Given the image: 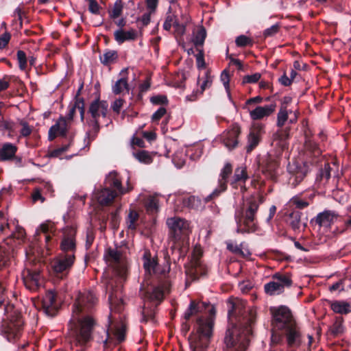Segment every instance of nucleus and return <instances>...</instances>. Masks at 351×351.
I'll use <instances>...</instances> for the list:
<instances>
[{"label":"nucleus","mask_w":351,"mask_h":351,"mask_svg":"<svg viewBox=\"0 0 351 351\" xmlns=\"http://www.w3.org/2000/svg\"><path fill=\"white\" fill-rule=\"evenodd\" d=\"M146 295V302H152L158 306L163 300L164 293L159 287H155L151 293L147 292Z\"/></svg>","instance_id":"36"},{"label":"nucleus","mask_w":351,"mask_h":351,"mask_svg":"<svg viewBox=\"0 0 351 351\" xmlns=\"http://www.w3.org/2000/svg\"><path fill=\"white\" fill-rule=\"evenodd\" d=\"M304 145L308 150L311 152L315 156H319L322 154V150L320 149L319 145L311 139L307 133L305 134Z\"/></svg>","instance_id":"41"},{"label":"nucleus","mask_w":351,"mask_h":351,"mask_svg":"<svg viewBox=\"0 0 351 351\" xmlns=\"http://www.w3.org/2000/svg\"><path fill=\"white\" fill-rule=\"evenodd\" d=\"M114 37L119 44H122L128 40H135L137 38V32L133 29L128 31L119 29L114 32Z\"/></svg>","instance_id":"32"},{"label":"nucleus","mask_w":351,"mask_h":351,"mask_svg":"<svg viewBox=\"0 0 351 351\" xmlns=\"http://www.w3.org/2000/svg\"><path fill=\"white\" fill-rule=\"evenodd\" d=\"M186 276V285L188 286L192 282L198 280L200 277L204 276L207 273V268L201 260L200 255H194L190 262L184 265Z\"/></svg>","instance_id":"12"},{"label":"nucleus","mask_w":351,"mask_h":351,"mask_svg":"<svg viewBox=\"0 0 351 351\" xmlns=\"http://www.w3.org/2000/svg\"><path fill=\"white\" fill-rule=\"evenodd\" d=\"M291 203L298 209H304L309 205V202L308 201L302 199L298 196L293 197L291 199Z\"/></svg>","instance_id":"59"},{"label":"nucleus","mask_w":351,"mask_h":351,"mask_svg":"<svg viewBox=\"0 0 351 351\" xmlns=\"http://www.w3.org/2000/svg\"><path fill=\"white\" fill-rule=\"evenodd\" d=\"M117 58V51L109 49L106 50L105 53L99 57L101 62L106 66L113 63Z\"/></svg>","instance_id":"40"},{"label":"nucleus","mask_w":351,"mask_h":351,"mask_svg":"<svg viewBox=\"0 0 351 351\" xmlns=\"http://www.w3.org/2000/svg\"><path fill=\"white\" fill-rule=\"evenodd\" d=\"M146 209L147 212L154 213L158 210V200L156 198L151 197L146 203Z\"/></svg>","instance_id":"56"},{"label":"nucleus","mask_w":351,"mask_h":351,"mask_svg":"<svg viewBox=\"0 0 351 351\" xmlns=\"http://www.w3.org/2000/svg\"><path fill=\"white\" fill-rule=\"evenodd\" d=\"M67 134V123L64 117H61L56 124L53 125L49 130L48 138L50 141H53L58 136L64 137Z\"/></svg>","instance_id":"24"},{"label":"nucleus","mask_w":351,"mask_h":351,"mask_svg":"<svg viewBox=\"0 0 351 351\" xmlns=\"http://www.w3.org/2000/svg\"><path fill=\"white\" fill-rule=\"evenodd\" d=\"M107 337L103 341L104 350H107L110 348L112 346H115L117 344L123 342L125 339V326H122L120 328L116 329L114 332V336L116 337V339H114L112 337H110V334L108 332V330H106Z\"/></svg>","instance_id":"26"},{"label":"nucleus","mask_w":351,"mask_h":351,"mask_svg":"<svg viewBox=\"0 0 351 351\" xmlns=\"http://www.w3.org/2000/svg\"><path fill=\"white\" fill-rule=\"evenodd\" d=\"M123 10L122 0H117L114 4L113 8L108 10L110 19L115 20L121 16Z\"/></svg>","instance_id":"43"},{"label":"nucleus","mask_w":351,"mask_h":351,"mask_svg":"<svg viewBox=\"0 0 351 351\" xmlns=\"http://www.w3.org/2000/svg\"><path fill=\"white\" fill-rule=\"evenodd\" d=\"M264 202V197L257 194L246 199L243 204L234 212L238 234H252L259 230L256 214L259 206Z\"/></svg>","instance_id":"5"},{"label":"nucleus","mask_w":351,"mask_h":351,"mask_svg":"<svg viewBox=\"0 0 351 351\" xmlns=\"http://www.w3.org/2000/svg\"><path fill=\"white\" fill-rule=\"evenodd\" d=\"M289 128L279 129L273 134V141L283 150L287 148V140L289 138Z\"/></svg>","instance_id":"33"},{"label":"nucleus","mask_w":351,"mask_h":351,"mask_svg":"<svg viewBox=\"0 0 351 351\" xmlns=\"http://www.w3.org/2000/svg\"><path fill=\"white\" fill-rule=\"evenodd\" d=\"M16 123L14 121L5 119L3 117L0 118V131H8L10 137H12L16 132Z\"/></svg>","instance_id":"38"},{"label":"nucleus","mask_w":351,"mask_h":351,"mask_svg":"<svg viewBox=\"0 0 351 351\" xmlns=\"http://www.w3.org/2000/svg\"><path fill=\"white\" fill-rule=\"evenodd\" d=\"M280 25L279 23H276L271 26L270 27L265 29L263 31V36H264L265 38L268 37H272L280 31Z\"/></svg>","instance_id":"58"},{"label":"nucleus","mask_w":351,"mask_h":351,"mask_svg":"<svg viewBox=\"0 0 351 351\" xmlns=\"http://www.w3.org/2000/svg\"><path fill=\"white\" fill-rule=\"evenodd\" d=\"M174 21H178L176 19V16L173 14L168 13L167 14L165 21L164 24H163L164 29H165L167 31H169L171 29V26L172 25L173 26V22Z\"/></svg>","instance_id":"63"},{"label":"nucleus","mask_w":351,"mask_h":351,"mask_svg":"<svg viewBox=\"0 0 351 351\" xmlns=\"http://www.w3.org/2000/svg\"><path fill=\"white\" fill-rule=\"evenodd\" d=\"M104 258L107 262L113 265L120 276H123L126 274V263L120 250L108 247L105 251Z\"/></svg>","instance_id":"17"},{"label":"nucleus","mask_w":351,"mask_h":351,"mask_svg":"<svg viewBox=\"0 0 351 351\" xmlns=\"http://www.w3.org/2000/svg\"><path fill=\"white\" fill-rule=\"evenodd\" d=\"M143 268L147 274H160L165 276L170 271V262L169 258H165V263L163 267L159 265L158 262V257H152L151 252L149 250H145L143 255Z\"/></svg>","instance_id":"11"},{"label":"nucleus","mask_w":351,"mask_h":351,"mask_svg":"<svg viewBox=\"0 0 351 351\" xmlns=\"http://www.w3.org/2000/svg\"><path fill=\"white\" fill-rule=\"evenodd\" d=\"M241 134V128L238 123H233L230 128L221 134L223 144L230 150L234 149L239 145V136Z\"/></svg>","instance_id":"19"},{"label":"nucleus","mask_w":351,"mask_h":351,"mask_svg":"<svg viewBox=\"0 0 351 351\" xmlns=\"http://www.w3.org/2000/svg\"><path fill=\"white\" fill-rule=\"evenodd\" d=\"M343 322L342 317H336L334 324L330 328V331L333 336L337 337L343 332Z\"/></svg>","instance_id":"45"},{"label":"nucleus","mask_w":351,"mask_h":351,"mask_svg":"<svg viewBox=\"0 0 351 351\" xmlns=\"http://www.w3.org/2000/svg\"><path fill=\"white\" fill-rule=\"evenodd\" d=\"M248 176L245 168H237L234 171L233 180L231 182L230 185L233 188H237L238 186H240L241 191L244 193L246 191L244 184Z\"/></svg>","instance_id":"29"},{"label":"nucleus","mask_w":351,"mask_h":351,"mask_svg":"<svg viewBox=\"0 0 351 351\" xmlns=\"http://www.w3.org/2000/svg\"><path fill=\"white\" fill-rule=\"evenodd\" d=\"M215 313V307L210 303L191 300L184 314V319L188 321L192 316L199 313H208L206 317L202 315L197 319V332L199 334L197 343H202V348L208 347L209 340L213 336Z\"/></svg>","instance_id":"4"},{"label":"nucleus","mask_w":351,"mask_h":351,"mask_svg":"<svg viewBox=\"0 0 351 351\" xmlns=\"http://www.w3.org/2000/svg\"><path fill=\"white\" fill-rule=\"evenodd\" d=\"M88 2V11L93 14H100L101 7L99 5L96 0H87Z\"/></svg>","instance_id":"62"},{"label":"nucleus","mask_w":351,"mask_h":351,"mask_svg":"<svg viewBox=\"0 0 351 351\" xmlns=\"http://www.w3.org/2000/svg\"><path fill=\"white\" fill-rule=\"evenodd\" d=\"M150 101L154 105H167L169 103L166 95H157L150 98Z\"/></svg>","instance_id":"60"},{"label":"nucleus","mask_w":351,"mask_h":351,"mask_svg":"<svg viewBox=\"0 0 351 351\" xmlns=\"http://www.w3.org/2000/svg\"><path fill=\"white\" fill-rule=\"evenodd\" d=\"M302 213L298 210H293L288 215L287 223L293 231H299L302 225Z\"/></svg>","instance_id":"35"},{"label":"nucleus","mask_w":351,"mask_h":351,"mask_svg":"<svg viewBox=\"0 0 351 351\" xmlns=\"http://www.w3.org/2000/svg\"><path fill=\"white\" fill-rule=\"evenodd\" d=\"M232 173V166L230 162H227L221 169L218 182H224L228 184V179Z\"/></svg>","instance_id":"46"},{"label":"nucleus","mask_w":351,"mask_h":351,"mask_svg":"<svg viewBox=\"0 0 351 351\" xmlns=\"http://www.w3.org/2000/svg\"><path fill=\"white\" fill-rule=\"evenodd\" d=\"M201 80H202V83L200 86V95H202L204 91L209 88L213 83V77L209 71H205L202 77H198L197 83L199 84Z\"/></svg>","instance_id":"42"},{"label":"nucleus","mask_w":351,"mask_h":351,"mask_svg":"<svg viewBox=\"0 0 351 351\" xmlns=\"http://www.w3.org/2000/svg\"><path fill=\"white\" fill-rule=\"evenodd\" d=\"M331 309L341 315H346L351 312V305L349 302L343 300L329 301Z\"/></svg>","instance_id":"34"},{"label":"nucleus","mask_w":351,"mask_h":351,"mask_svg":"<svg viewBox=\"0 0 351 351\" xmlns=\"http://www.w3.org/2000/svg\"><path fill=\"white\" fill-rule=\"evenodd\" d=\"M41 264L29 263L22 271V278L25 287L36 291L42 285Z\"/></svg>","instance_id":"8"},{"label":"nucleus","mask_w":351,"mask_h":351,"mask_svg":"<svg viewBox=\"0 0 351 351\" xmlns=\"http://www.w3.org/2000/svg\"><path fill=\"white\" fill-rule=\"evenodd\" d=\"M235 44L238 47H252L254 44V41L252 38L245 35H240L236 38Z\"/></svg>","instance_id":"49"},{"label":"nucleus","mask_w":351,"mask_h":351,"mask_svg":"<svg viewBox=\"0 0 351 351\" xmlns=\"http://www.w3.org/2000/svg\"><path fill=\"white\" fill-rule=\"evenodd\" d=\"M338 217L339 215L337 212L330 210H324L323 212L318 213L315 218L312 219L311 222L315 223L320 228H330Z\"/></svg>","instance_id":"22"},{"label":"nucleus","mask_w":351,"mask_h":351,"mask_svg":"<svg viewBox=\"0 0 351 351\" xmlns=\"http://www.w3.org/2000/svg\"><path fill=\"white\" fill-rule=\"evenodd\" d=\"M108 111V103L101 100L99 97L92 101L88 108L86 119L99 121V118H106Z\"/></svg>","instance_id":"18"},{"label":"nucleus","mask_w":351,"mask_h":351,"mask_svg":"<svg viewBox=\"0 0 351 351\" xmlns=\"http://www.w3.org/2000/svg\"><path fill=\"white\" fill-rule=\"evenodd\" d=\"M39 231L45 234H51L54 235L56 232L55 225L51 221H47L40 225L39 228L36 230V234H38Z\"/></svg>","instance_id":"48"},{"label":"nucleus","mask_w":351,"mask_h":351,"mask_svg":"<svg viewBox=\"0 0 351 351\" xmlns=\"http://www.w3.org/2000/svg\"><path fill=\"white\" fill-rule=\"evenodd\" d=\"M76 228L73 226H68L64 228L60 246L62 254L70 255L73 254L75 256L76 251Z\"/></svg>","instance_id":"16"},{"label":"nucleus","mask_w":351,"mask_h":351,"mask_svg":"<svg viewBox=\"0 0 351 351\" xmlns=\"http://www.w3.org/2000/svg\"><path fill=\"white\" fill-rule=\"evenodd\" d=\"M134 156L141 162L149 164L152 162V158L147 151L140 150L135 153Z\"/></svg>","instance_id":"52"},{"label":"nucleus","mask_w":351,"mask_h":351,"mask_svg":"<svg viewBox=\"0 0 351 351\" xmlns=\"http://www.w3.org/2000/svg\"><path fill=\"white\" fill-rule=\"evenodd\" d=\"M75 261L73 254L64 255L59 254L51 262V271L58 278L64 279L67 277Z\"/></svg>","instance_id":"10"},{"label":"nucleus","mask_w":351,"mask_h":351,"mask_svg":"<svg viewBox=\"0 0 351 351\" xmlns=\"http://www.w3.org/2000/svg\"><path fill=\"white\" fill-rule=\"evenodd\" d=\"M157 309V304H154L152 302L145 301L144 305L141 310V322L147 324L151 322L156 324V313Z\"/></svg>","instance_id":"25"},{"label":"nucleus","mask_w":351,"mask_h":351,"mask_svg":"<svg viewBox=\"0 0 351 351\" xmlns=\"http://www.w3.org/2000/svg\"><path fill=\"white\" fill-rule=\"evenodd\" d=\"M169 237L172 245L173 254H178V259L184 258L186 253L185 241L189 234V223L180 217H171L167 220Z\"/></svg>","instance_id":"6"},{"label":"nucleus","mask_w":351,"mask_h":351,"mask_svg":"<svg viewBox=\"0 0 351 351\" xmlns=\"http://www.w3.org/2000/svg\"><path fill=\"white\" fill-rule=\"evenodd\" d=\"M104 185L105 187L115 193L118 197H121L133 189L129 179L127 181V187L123 186L121 178L116 171H112L106 176Z\"/></svg>","instance_id":"14"},{"label":"nucleus","mask_w":351,"mask_h":351,"mask_svg":"<svg viewBox=\"0 0 351 351\" xmlns=\"http://www.w3.org/2000/svg\"><path fill=\"white\" fill-rule=\"evenodd\" d=\"M86 123L88 126V129L86 132V138L88 139V143H90L97 137L101 125L98 120L86 119Z\"/></svg>","instance_id":"31"},{"label":"nucleus","mask_w":351,"mask_h":351,"mask_svg":"<svg viewBox=\"0 0 351 351\" xmlns=\"http://www.w3.org/2000/svg\"><path fill=\"white\" fill-rule=\"evenodd\" d=\"M56 294L49 290L46 292L42 300V308L44 313L49 317H54L58 311V305L56 302Z\"/></svg>","instance_id":"21"},{"label":"nucleus","mask_w":351,"mask_h":351,"mask_svg":"<svg viewBox=\"0 0 351 351\" xmlns=\"http://www.w3.org/2000/svg\"><path fill=\"white\" fill-rule=\"evenodd\" d=\"M138 218L139 215L137 212L134 210L130 211L127 219L128 228L132 230H136Z\"/></svg>","instance_id":"47"},{"label":"nucleus","mask_w":351,"mask_h":351,"mask_svg":"<svg viewBox=\"0 0 351 351\" xmlns=\"http://www.w3.org/2000/svg\"><path fill=\"white\" fill-rule=\"evenodd\" d=\"M98 303L93 291L80 292L72 307L69 337L71 343L80 348L75 351H84L93 340V333L97 322L93 316Z\"/></svg>","instance_id":"1"},{"label":"nucleus","mask_w":351,"mask_h":351,"mask_svg":"<svg viewBox=\"0 0 351 351\" xmlns=\"http://www.w3.org/2000/svg\"><path fill=\"white\" fill-rule=\"evenodd\" d=\"M264 133V125L262 124H255L250 129L247 135V143L246 145V152L251 153L260 143L261 136Z\"/></svg>","instance_id":"20"},{"label":"nucleus","mask_w":351,"mask_h":351,"mask_svg":"<svg viewBox=\"0 0 351 351\" xmlns=\"http://www.w3.org/2000/svg\"><path fill=\"white\" fill-rule=\"evenodd\" d=\"M279 166L280 160L271 155H268L263 160L260 165V168L262 174L266 179L276 182L279 176Z\"/></svg>","instance_id":"15"},{"label":"nucleus","mask_w":351,"mask_h":351,"mask_svg":"<svg viewBox=\"0 0 351 351\" xmlns=\"http://www.w3.org/2000/svg\"><path fill=\"white\" fill-rule=\"evenodd\" d=\"M228 316L229 324L223 340L227 351H245L256 321L255 311L240 302H231Z\"/></svg>","instance_id":"2"},{"label":"nucleus","mask_w":351,"mask_h":351,"mask_svg":"<svg viewBox=\"0 0 351 351\" xmlns=\"http://www.w3.org/2000/svg\"><path fill=\"white\" fill-rule=\"evenodd\" d=\"M125 90L127 93L130 90L128 77H126L120 78L112 86V91L116 95L121 94Z\"/></svg>","instance_id":"37"},{"label":"nucleus","mask_w":351,"mask_h":351,"mask_svg":"<svg viewBox=\"0 0 351 351\" xmlns=\"http://www.w3.org/2000/svg\"><path fill=\"white\" fill-rule=\"evenodd\" d=\"M125 103V99L122 98L116 99L111 104V108L114 112H115L117 114H119L121 108Z\"/></svg>","instance_id":"64"},{"label":"nucleus","mask_w":351,"mask_h":351,"mask_svg":"<svg viewBox=\"0 0 351 351\" xmlns=\"http://www.w3.org/2000/svg\"><path fill=\"white\" fill-rule=\"evenodd\" d=\"M95 196L101 206H108L113 202L116 197H118L115 193H113L105 186L101 190L97 191Z\"/></svg>","instance_id":"27"},{"label":"nucleus","mask_w":351,"mask_h":351,"mask_svg":"<svg viewBox=\"0 0 351 351\" xmlns=\"http://www.w3.org/2000/svg\"><path fill=\"white\" fill-rule=\"evenodd\" d=\"M19 125L22 127L20 130L21 136L25 138L29 136L32 132L33 127H31L29 123L23 119L19 120Z\"/></svg>","instance_id":"51"},{"label":"nucleus","mask_w":351,"mask_h":351,"mask_svg":"<svg viewBox=\"0 0 351 351\" xmlns=\"http://www.w3.org/2000/svg\"><path fill=\"white\" fill-rule=\"evenodd\" d=\"M195 32V38L193 42L195 46L198 49L199 47L203 46L206 37V31L204 26H199Z\"/></svg>","instance_id":"39"},{"label":"nucleus","mask_w":351,"mask_h":351,"mask_svg":"<svg viewBox=\"0 0 351 351\" xmlns=\"http://www.w3.org/2000/svg\"><path fill=\"white\" fill-rule=\"evenodd\" d=\"M17 150L18 147L15 145L11 143H3L0 148V161L5 162L13 160Z\"/></svg>","instance_id":"30"},{"label":"nucleus","mask_w":351,"mask_h":351,"mask_svg":"<svg viewBox=\"0 0 351 351\" xmlns=\"http://www.w3.org/2000/svg\"><path fill=\"white\" fill-rule=\"evenodd\" d=\"M8 295H7V289L5 286L0 282V307L4 306L5 307L6 305L10 304L8 302Z\"/></svg>","instance_id":"57"},{"label":"nucleus","mask_w":351,"mask_h":351,"mask_svg":"<svg viewBox=\"0 0 351 351\" xmlns=\"http://www.w3.org/2000/svg\"><path fill=\"white\" fill-rule=\"evenodd\" d=\"M116 288L114 287L113 280L108 279L106 282V293H108V300L112 302L114 296L116 297Z\"/></svg>","instance_id":"55"},{"label":"nucleus","mask_w":351,"mask_h":351,"mask_svg":"<svg viewBox=\"0 0 351 351\" xmlns=\"http://www.w3.org/2000/svg\"><path fill=\"white\" fill-rule=\"evenodd\" d=\"M288 119V111L285 109V106H280V110L277 115V126L282 128Z\"/></svg>","instance_id":"50"},{"label":"nucleus","mask_w":351,"mask_h":351,"mask_svg":"<svg viewBox=\"0 0 351 351\" xmlns=\"http://www.w3.org/2000/svg\"><path fill=\"white\" fill-rule=\"evenodd\" d=\"M6 318L1 322L0 332L9 341L19 339L23 329V320L20 312L13 304H8L4 308Z\"/></svg>","instance_id":"7"},{"label":"nucleus","mask_w":351,"mask_h":351,"mask_svg":"<svg viewBox=\"0 0 351 351\" xmlns=\"http://www.w3.org/2000/svg\"><path fill=\"white\" fill-rule=\"evenodd\" d=\"M272 315L271 343H280L284 337L289 348H298L301 343V334L293 318L291 311L286 306L271 307Z\"/></svg>","instance_id":"3"},{"label":"nucleus","mask_w":351,"mask_h":351,"mask_svg":"<svg viewBox=\"0 0 351 351\" xmlns=\"http://www.w3.org/2000/svg\"><path fill=\"white\" fill-rule=\"evenodd\" d=\"M272 280L264 285L265 292L269 295L282 293L286 287H291L293 281L289 274L276 272L271 276Z\"/></svg>","instance_id":"9"},{"label":"nucleus","mask_w":351,"mask_h":351,"mask_svg":"<svg viewBox=\"0 0 351 351\" xmlns=\"http://www.w3.org/2000/svg\"><path fill=\"white\" fill-rule=\"evenodd\" d=\"M261 77L259 73H255L252 75H245L243 78L242 84H254L256 83Z\"/></svg>","instance_id":"61"},{"label":"nucleus","mask_w":351,"mask_h":351,"mask_svg":"<svg viewBox=\"0 0 351 351\" xmlns=\"http://www.w3.org/2000/svg\"><path fill=\"white\" fill-rule=\"evenodd\" d=\"M287 169L290 175L288 184L293 188L296 187L303 181L309 171L306 162H289Z\"/></svg>","instance_id":"13"},{"label":"nucleus","mask_w":351,"mask_h":351,"mask_svg":"<svg viewBox=\"0 0 351 351\" xmlns=\"http://www.w3.org/2000/svg\"><path fill=\"white\" fill-rule=\"evenodd\" d=\"M276 106L275 104L265 106H257L254 110L250 111V117L253 120H259L265 117H268L275 111Z\"/></svg>","instance_id":"28"},{"label":"nucleus","mask_w":351,"mask_h":351,"mask_svg":"<svg viewBox=\"0 0 351 351\" xmlns=\"http://www.w3.org/2000/svg\"><path fill=\"white\" fill-rule=\"evenodd\" d=\"M218 186L208 196L204 198L205 202L208 203L213 199L218 197L221 193L226 191L227 189V184L224 182H218Z\"/></svg>","instance_id":"44"},{"label":"nucleus","mask_w":351,"mask_h":351,"mask_svg":"<svg viewBox=\"0 0 351 351\" xmlns=\"http://www.w3.org/2000/svg\"><path fill=\"white\" fill-rule=\"evenodd\" d=\"M120 219L119 209L117 208L110 215V223L114 230H117L119 228Z\"/></svg>","instance_id":"54"},{"label":"nucleus","mask_w":351,"mask_h":351,"mask_svg":"<svg viewBox=\"0 0 351 351\" xmlns=\"http://www.w3.org/2000/svg\"><path fill=\"white\" fill-rule=\"evenodd\" d=\"M19 67L21 71H25L27 65V56L25 51L19 50L16 54Z\"/></svg>","instance_id":"53"},{"label":"nucleus","mask_w":351,"mask_h":351,"mask_svg":"<svg viewBox=\"0 0 351 351\" xmlns=\"http://www.w3.org/2000/svg\"><path fill=\"white\" fill-rule=\"evenodd\" d=\"M331 167L329 163H325L324 165L318 171L315 185L317 189L321 191L326 190L328 188L329 180L330 179Z\"/></svg>","instance_id":"23"}]
</instances>
